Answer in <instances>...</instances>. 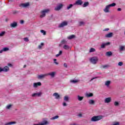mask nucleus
<instances>
[{
    "mask_svg": "<svg viewBox=\"0 0 125 125\" xmlns=\"http://www.w3.org/2000/svg\"><path fill=\"white\" fill-rule=\"evenodd\" d=\"M116 6V3L113 2L112 4L107 5L105 6V8L104 9V11L106 13H108L109 12V9H110V7Z\"/></svg>",
    "mask_w": 125,
    "mask_h": 125,
    "instance_id": "1",
    "label": "nucleus"
},
{
    "mask_svg": "<svg viewBox=\"0 0 125 125\" xmlns=\"http://www.w3.org/2000/svg\"><path fill=\"white\" fill-rule=\"evenodd\" d=\"M102 118L103 117L101 115L96 116L92 117L91 119V122H97L98 121H100V120H102Z\"/></svg>",
    "mask_w": 125,
    "mask_h": 125,
    "instance_id": "2",
    "label": "nucleus"
},
{
    "mask_svg": "<svg viewBox=\"0 0 125 125\" xmlns=\"http://www.w3.org/2000/svg\"><path fill=\"white\" fill-rule=\"evenodd\" d=\"M48 12H49V9H45L44 10L41 11V13L42 14L40 15L41 18H43V17H45V14L48 13Z\"/></svg>",
    "mask_w": 125,
    "mask_h": 125,
    "instance_id": "3",
    "label": "nucleus"
},
{
    "mask_svg": "<svg viewBox=\"0 0 125 125\" xmlns=\"http://www.w3.org/2000/svg\"><path fill=\"white\" fill-rule=\"evenodd\" d=\"M90 61L93 64H96L98 61V58L97 57H93L90 59Z\"/></svg>",
    "mask_w": 125,
    "mask_h": 125,
    "instance_id": "4",
    "label": "nucleus"
},
{
    "mask_svg": "<svg viewBox=\"0 0 125 125\" xmlns=\"http://www.w3.org/2000/svg\"><path fill=\"white\" fill-rule=\"evenodd\" d=\"M68 25V22L66 21H63L62 22L60 25H59V28H62L64 27V26H67Z\"/></svg>",
    "mask_w": 125,
    "mask_h": 125,
    "instance_id": "5",
    "label": "nucleus"
},
{
    "mask_svg": "<svg viewBox=\"0 0 125 125\" xmlns=\"http://www.w3.org/2000/svg\"><path fill=\"white\" fill-rule=\"evenodd\" d=\"M47 76V75L46 74H41L38 76V79L39 80H42V79H44L45 77Z\"/></svg>",
    "mask_w": 125,
    "mask_h": 125,
    "instance_id": "6",
    "label": "nucleus"
},
{
    "mask_svg": "<svg viewBox=\"0 0 125 125\" xmlns=\"http://www.w3.org/2000/svg\"><path fill=\"white\" fill-rule=\"evenodd\" d=\"M62 7H63V4H60L55 8V10H56V11H58L60 10V9H61Z\"/></svg>",
    "mask_w": 125,
    "mask_h": 125,
    "instance_id": "7",
    "label": "nucleus"
},
{
    "mask_svg": "<svg viewBox=\"0 0 125 125\" xmlns=\"http://www.w3.org/2000/svg\"><path fill=\"white\" fill-rule=\"evenodd\" d=\"M32 97H35V96H38V97H40L42 96V92L35 93L32 95Z\"/></svg>",
    "mask_w": 125,
    "mask_h": 125,
    "instance_id": "8",
    "label": "nucleus"
},
{
    "mask_svg": "<svg viewBox=\"0 0 125 125\" xmlns=\"http://www.w3.org/2000/svg\"><path fill=\"white\" fill-rule=\"evenodd\" d=\"M30 5V3L29 2L21 3L20 5V6H22V7H28Z\"/></svg>",
    "mask_w": 125,
    "mask_h": 125,
    "instance_id": "9",
    "label": "nucleus"
},
{
    "mask_svg": "<svg viewBox=\"0 0 125 125\" xmlns=\"http://www.w3.org/2000/svg\"><path fill=\"white\" fill-rule=\"evenodd\" d=\"M111 100L112 98L111 97L106 98L104 99V103H110Z\"/></svg>",
    "mask_w": 125,
    "mask_h": 125,
    "instance_id": "10",
    "label": "nucleus"
},
{
    "mask_svg": "<svg viewBox=\"0 0 125 125\" xmlns=\"http://www.w3.org/2000/svg\"><path fill=\"white\" fill-rule=\"evenodd\" d=\"M41 85H42V83L41 82L33 83L34 87H38V86H41Z\"/></svg>",
    "mask_w": 125,
    "mask_h": 125,
    "instance_id": "11",
    "label": "nucleus"
},
{
    "mask_svg": "<svg viewBox=\"0 0 125 125\" xmlns=\"http://www.w3.org/2000/svg\"><path fill=\"white\" fill-rule=\"evenodd\" d=\"M10 27L11 28H16V27H17V22L14 21L13 23L10 24Z\"/></svg>",
    "mask_w": 125,
    "mask_h": 125,
    "instance_id": "12",
    "label": "nucleus"
},
{
    "mask_svg": "<svg viewBox=\"0 0 125 125\" xmlns=\"http://www.w3.org/2000/svg\"><path fill=\"white\" fill-rule=\"evenodd\" d=\"M110 42H107L106 43H103V44H102L101 47V48H105V46L106 45H110Z\"/></svg>",
    "mask_w": 125,
    "mask_h": 125,
    "instance_id": "13",
    "label": "nucleus"
},
{
    "mask_svg": "<svg viewBox=\"0 0 125 125\" xmlns=\"http://www.w3.org/2000/svg\"><path fill=\"white\" fill-rule=\"evenodd\" d=\"M55 74H56V72H52L46 74L47 75V76H51L52 78H54V77L55 76Z\"/></svg>",
    "mask_w": 125,
    "mask_h": 125,
    "instance_id": "14",
    "label": "nucleus"
},
{
    "mask_svg": "<svg viewBox=\"0 0 125 125\" xmlns=\"http://www.w3.org/2000/svg\"><path fill=\"white\" fill-rule=\"evenodd\" d=\"M53 96L55 97L56 99H58V100L60 99V95L58 94V93H54L53 94Z\"/></svg>",
    "mask_w": 125,
    "mask_h": 125,
    "instance_id": "15",
    "label": "nucleus"
},
{
    "mask_svg": "<svg viewBox=\"0 0 125 125\" xmlns=\"http://www.w3.org/2000/svg\"><path fill=\"white\" fill-rule=\"evenodd\" d=\"M75 4L82 5L83 4V1L82 0H77L75 2Z\"/></svg>",
    "mask_w": 125,
    "mask_h": 125,
    "instance_id": "16",
    "label": "nucleus"
},
{
    "mask_svg": "<svg viewBox=\"0 0 125 125\" xmlns=\"http://www.w3.org/2000/svg\"><path fill=\"white\" fill-rule=\"evenodd\" d=\"M3 72H8L9 71V67L7 66L4 67L2 68Z\"/></svg>",
    "mask_w": 125,
    "mask_h": 125,
    "instance_id": "17",
    "label": "nucleus"
},
{
    "mask_svg": "<svg viewBox=\"0 0 125 125\" xmlns=\"http://www.w3.org/2000/svg\"><path fill=\"white\" fill-rule=\"evenodd\" d=\"M8 50H9V48L7 47H4L2 50H0V53H2L3 51L4 52L8 51Z\"/></svg>",
    "mask_w": 125,
    "mask_h": 125,
    "instance_id": "18",
    "label": "nucleus"
},
{
    "mask_svg": "<svg viewBox=\"0 0 125 125\" xmlns=\"http://www.w3.org/2000/svg\"><path fill=\"white\" fill-rule=\"evenodd\" d=\"M112 37H113V33L112 32L105 35V38H112Z\"/></svg>",
    "mask_w": 125,
    "mask_h": 125,
    "instance_id": "19",
    "label": "nucleus"
},
{
    "mask_svg": "<svg viewBox=\"0 0 125 125\" xmlns=\"http://www.w3.org/2000/svg\"><path fill=\"white\" fill-rule=\"evenodd\" d=\"M15 124H16V122H8L5 123L4 125H14Z\"/></svg>",
    "mask_w": 125,
    "mask_h": 125,
    "instance_id": "20",
    "label": "nucleus"
},
{
    "mask_svg": "<svg viewBox=\"0 0 125 125\" xmlns=\"http://www.w3.org/2000/svg\"><path fill=\"white\" fill-rule=\"evenodd\" d=\"M75 37H76V36H75V35H71V36H68V37H67V39H68V40H72V39L75 38Z\"/></svg>",
    "mask_w": 125,
    "mask_h": 125,
    "instance_id": "21",
    "label": "nucleus"
},
{
    "mask_svg": "<svg viewBox=\"0 0 125 125\" xmlns=\"http://www.w3.org/2000/svg\"><path fill=\"white\" fill-rule=\"evenodd\" d=\"M63 47L64 49H65L66 50H67L68 49H70V47L69 46V45H66V44L64 45Z\"/></svg>",
    "mask_w": 125,
    "mask_h": 125,
    "instance_id": "22",
    "label": "nucleus"
},
{
    "mask_svg": "<svg viewBox=\"0 0 125 125\" xmlns=\"http://www.w3.org/2000/svg\"><path fill=\"white\" fill-rule=\"evenodd\" d=\"M112 52L109 51V52H106L105 53L106 56H111L112 55Z\"/></svg>",
    "mask_w": 125,
    "mask_h": 125,
    "instance_id": "23",
    "label": "nucleus"
},
{
    "mask_svg": "<svg viewBox=\"0 0 125 125\" xmlns=\"http://www.w3.org/2000/svg\"><path fill=\"white\" fill-rule=\"evenodd\" d=\"M110 83H111V81H107L105 82V85H106V86H109V85H110Z\"/></svg>",
    "mask_w": 125,
    "mask_h": 125,
    "instance_id": "24",
    "label": "nucleus"
},
{
    "mask_svg": "<svg viewBox=\"0 0 125 125\" xmlns=\"http://www.w3.org/2000/svg\"><path fill=\"white\" fill-rule=\"evenodd\" d=\"M79 101H82L83 99V97H81L80 95L77 96Z\"/></svg>",
    "mask_w": 125,
    "mask_h": 125,
    "instance_id": "25",
    "label": "nucleus"
},
{
    "mask_svg": "<svg viewBox=\"0 0 125 125\" xmlns=\"http://www.w3.org/2000/svg\"><path fill=\"white\" fill-rule=\"evenodd\" d=\"M89 4V3L88 2H85L84 4H83V7H86Z\"/></svg>",
    "mask_w": 125,
    "mask_h": 125,
    "instance_id": "26",
    "label": "nucleus"
},
{
    "mask_svg": "<svg viewBox=\"0 0 125 125\" xmlns=\"http://www.w3.org/2000/svg\"><path fill=\"white\" fill-rule=\"evenodd\" d=\"M88 103H89V104L91 105L92 104H94L95 102L93 100H89V102H88Z\"/></svg>",
    "mask_w": 125,
    "mask_h": 125,
    "instance_id": "27",
    "label": "nucleus"
},
{
    "mask_svg": "<svg viewBox=\"0 0 125 125\" xmlns=\"http://www.w3.org/2000/svg\"><path fill=\"white\" fill-rule=\"evenodd\" d=\"M64 101H66L67 102L69 101V97L67 96H65L64 97Z\"/></svg>",
    "mask_w": 125,
    "mask_h": 125,
    "instance_id": "28",
    "label": "nucleus"
},
{
    "mask_svg": "<svg viewBox=\"0 0 125 125\" xmlns=\"http://www.w3.org/2000/svg\"><path fill=\"white\" fill-rule=\"evenodd\" d=\"M102 68H103V69H106L107 68H109V65H102Z\"/></svg>",
    "mask_w": 125,
    "mask_h": 125,
    "instance_id": "29",
    "label": "nucleus"
},
{
    "mask_svg": "<svg viewBox=\"0 0 125 125\" xmlns=\"http://www.w3.org/2000/svg\"><path fill=\"white\" fill-rule=\"evenodd\" d=\"M11 107H12V105L10 104L6 106V109H7L8 110H9V109H10V108H11Z\"/></svg>",
    "mask_w": 125,
    "mask_h": 125,
    "instance_id": "30",
    "label": "nucleus"
},
{
    "mask_svg": "<svg viewBox=\"0 0 125 125\" xmlns=\"http://www.w3.org/2000/svg\"><path fill=\"white\" fill-rule=\"evenodd\" d=\"M87 97H91L93 96V94L90 93L89 94H88L86 95Z\"/></svg>",
    "mask_w": 125,
    "mask_h": 125,
    "instance_id": "31",
    "label": "nucleus"
},
{
    "mask_svg": "<svg viewBox=\"0 0 125 125\" xmlns=\"http://www.w3.org/2000/svg\"><path fill=\"white\" fill-rule=\"evenodd\" d=\"M94 51H95V49L93 48H91L90 49V50H89V52H94Z\"/></svg>",
    "mask_w": 125,
    "mask_h": 125,
    "instance_id": "32",
    "label": "nucleus"
},
{
    "mask_svg": "<svg viewBox=\"0 0 125 125\" xmlns=\"http://www.w3.org/2000/svg\"><path fill=\"white\" fill-rule=\"evenodd\" d=\"M58 118H59V116L58 115H57V116H55L54 117H53L51 120H56V119H58Z\"/></svg>",
    "mask_w": 125,
    "mask_h": 125,
    "instance_id": "33",
    "label": "nucleus"
},
{
    "mask_svg": "<svg viewBox=\"0 0 125 125\" xmlns=\"http://www.w3.org/2000/svg\"><path fill=\"white\" fill-rule=\"evenodd\" d=\"M72 7H73V4H70L68 6H67V9L69 10L70 8H72Z\"/></svg>",
    "mask_w": 125,
    "mask_h": 125,
    "instance_id": "34",
    "label": "nucleus"
},
{
    "mask_svg": "<svg viewBox=\"0 0 125 125\" xmlns=\"http://www.w3.org/2000/svg\"><path fill=\"white\" fill-rule=\"evenodd\" d=\"M5 34V31H2L0 33V37H3V35Z\"/></svg>",
    "mask_w": 125,
    "mask_h": 125,
    "instance_id": "35",
    "label": "nucleus"
},
{
    "mask_svg": "<svg viewBox=\"0 0 125 125\" xmlns=\"http://www.w3.org/2000/svg\"><path fill=\"white\" fill-rule=\"evenodd\" d=\"M83 25H84V22L83 21L79 22V25L80 26H83Z\"/></svg>",
    "mask_w": 125,
    "mask_h": 125,
    "instance_id": "36",
    "label": "nucleus"
},
{
    "mask_svg": "<svg viewBox=\"0 0 125 125\" xmlns=\"http://www.w3.org/2000/svg\"><path fill=\"white\" fill-rule=\"evenodd\" d=\"M41 32L44 35H46V32L43 30H41Z\"/></svg>",
    "mask_w": 125,
    "mask_h": 125,
    "instance_id": "37",
    "label": "nucleus"
},
{
    "mask_svg": "<svg viewBox=\"0 0 125 125\" xmlns=\"http://www.w3.org/2000/svg\"><path fill=\"white\" fill-rule=\"evenodd\" d=\"M120 50H121V51H123V50H124V49H125V46H121L120 47Z\"/></svg>",
    "mask_w": 125,
    "mask_h": 125,
    "instance_id": "38",
    "label": "nucleus"
},
{
    "mask_svg": "<svg viewBox=\"0 0 125 125\" xmlns=\"http://www.w3.org/2000/svg\"><path fill=\"white\" fill-rule=\"evenodd\" d=\"M71 82L73 83H78L79 81H78V80H71Z\"/></svg>",
    "mask_w": 125,
    "mask_h": 125,
    "instance_id": "39",
    "label": "nucleus"
},
{
    "mask_svg": "<svg viewBox=\"0 0 125 125\" xmlns=\"http://www.w3.org/2000/svg\"><path fill=\"white\" fill-rule=\"evenodd\" d=\"M123 64H124V63L123 62H120L118 63V66H122Z\"/></svg>",
    "mask_w": 125,
    "mask_h": 125,
    "instance_id": "40",
    "label": "nucleus"
},
{
    "mask_svg": "<svg viewBox=\"0 0 125 125\" xmlns=\"http://www.w3.org/2000/svg\"><path fill=\"white\" fill-rule=\"evenodd\" d=\"M119 104H120L119 103V102H114V105L115 106H118Z\"/></svg>",
    "mask_w": 125,
    "mask_h": 125,
    "instance_id": "41",
    "label": "nucleus"
},
{
    "mask_svg": "<svg viewBox=\"0 0 125 125\" xmlns=\"http://www.w3.org/2000/svg\"><path fill=\"white\" fill-rule=\"evenodd\" d=\"M24 42H29V39L28 38H23Z\"/></svg>",
    "mask_w": 125,
    "mask_h": 125,
    "instance_id": "42",
    "label": "nucleus"
},
{
    "mask_svg": "<svg viewBox=\"0 0 125 125\" xmlns=\"http://www.w3.org/2000/svg\"><path fill=\"white\" fill-rule=\"evenodd\" d=\"M67 42L66 41H65L64 40L62 41V43H66Z\"/></svg>",
    "mask_w": 125,
    "mask_h": 125,
    "instance_id": "43",
    "label": "nucleus"
},
{
    "mask_svg": "<svg viewBox=\"0 0 125 125\" xmlns=\"http://www.w3.org/2000/svg\"><path fill=\"white\" fill-rule=\"evenodd\" d=\"M62 106H63L64 107H66V106H67V104H66V103L63 102L62 104Z\"/></svg>",
    "mask_w": 125,
    "mask_h": 125,
    "instance_id": "44",
    "label": "nucleus"
},
{
    "mask_svg": "<svg viewBox=\"0 0 125 125\" xmlns=\"http://www.w3.org/2000/svg\"><path fill=\"white\" fill-rule=\"evenodd\" d=\"M18 12H19L18 11H14L13 12V14H16L18 13Z\"/></svg>",
    "mask_w": 125,
    "mask_h": 125,
    "instance_id": "45",
    "label": "nucleus"
},
{
    "mask_svg": "<svg viewBox=\"0 0 125 125\" xmlns=\"http://www.w3.org/2000/svg\"><path fill=\"white\" fill-rule=\"evenodd\" d=\"M48 123V122H47V121H45V122H44L43 123L41 124V125H47Z\"/></svg>",
    "mask_w": 125,
    "mask_h": 125,
    "instance_id": "46",
    "label": "nucleus"
},
{
    "mask_svg": "<svg viewBox=\"0 0 125 125\" xmlns=\"http://www.w3.org/2000/svg\"><path fill=\"white\" fill-rule=\"evenodd\" d=\"M64 67H65V68H67L68 67V65H67V63H64L63 64Z\"/></svg>",
    "mask_w": 125,
    "mask_h": 125,
    "instance_id": "47",
    "label": "nucleus"
},
{
    "mask_svg": "<svg viewBox=\"0 0 125 125\" xmlns=\"http://www.w3.org/2000/svg\"><path fill=\"white\" fill-rule=\"evenodd\" d=\"M98 77H94L91 79L90 82H91V81H93V80H95V79H97Z\"/></svg>",
    "mask_w": 125,
    "mask_h": 125,
    "instance_id": "48",
    "label": "nucleus"
},
{
    "mask_svg": "<svg viewBox=\"0 0 125 125\" xmlns=\"http://www.w3.org/2000/svg\"><path fill=\"white\" fill-rule=\"evenodd\" d=\"M113 125H120V123H119V122H117V123L113 124Z\"/></svg>",
    "mask_w": 125,
    "mask_h": 125,
    "instance_id": "49",
    "label": "nucleus"
},
{
    "mask_svg": "<svg viewBox=\"0 0 125 125\" xmlns=\"http://www.w3.org/2000/svg\"><path fill=\"white\" fill-rule=\"evenodd\" d=\"M20 23H21V24H23V23H24V21L21 20V21H20Z\"/></svg>",
    "mask_w": 125,
    "mask_h": 125,
    "instance_id": "50",
    "label": "nucleus"
},
{
    "mask_svg": "<svg viewBox=\"0 0 125 125\" xmlns=\"http://www.w3.org/2000/svg\"><path fill=\"white\" fill-rule=\"evenodd\" d=\"M54 63L56 65H58V64H59V63L56 62H54Z\"/></svg>",
    "mask_w": 125,
    "mask_h": 125,
    "instance_id": "51",
    "label": "nucleus"
},
{
    "mask_svg": "<svg viewBox=\"0 0 125 125\" xmlns=\"http://www.w3.org/2000/svg\"><path fill=\"white\" fill-rule=\"evenodd\" d=\"M117 10H118V11H121L122 10V9L120 8H118L117 9Z\"/></svg>",
    "mask_w": 125,
    "mask_h": 125,
    "instance_id": "52",
    "label": "nucleus"
},
{
    "mask_svg": "<svg viewBox=\"0 0 125 125\" xmlns=\"http://www.w3.org/2000/svg\"><path fill=\"white\" fill-rule=\"evenodd\" d=\"M38 48H39V49H41V48H42V46L41 45H39L38 46Z\"/></svg>",
    "mask_w": 125,
    "mask_h": 125,
    "instance_id": "53",
    "label": "nucleus"
},
{
    "mask_svg": "<svg viewBox=\"0 0 125 125\" xmlns=\"http://www.w3.org/2000/svg\"><path fill=\"white\" fill-rule=\"evenodd\" d=\"M59 54H60V55H61V54H62V51H60Z\"/></svg>",
    "mask_w": 125,
    "mask_h": 125,
    "instance_id": "54",
    "label": "nucleus"
},
{
    "mask_svg": "<svg viewBox=\"0 0 125 125\" xmlns=\"http://www.w3.org/2000/svg\"><path fill=\"white\" fill-rule=\"evenodd\" d=\"M8 66H9L10 67H11V66H12V64L11 63H8Z\"/></svg>",
    "mask_w": 125,
    "mask_h": 125,
    "instance_id": "55",
    "label": "nucleus"
},
{
    "mask_svg": "<svg viewBox=\"0 0 125 125\" xmlns=\"http://www.w3.org/2000/svg\"><path fill=\"white\" fill-rule=\"evenodd\" d=\"M0 72H3L2 68L1 67H0Z\"/></svg>",
    "mask_w": 125,
    "mask_h": 125,
    "instance_id": "56",
    "label": "nucleus"
},
{
    "mask_svg": "<svg viewBox=\"0 0 125 125\" xmlns=\"http://www.w3.org/2000/svg\"><path fill=\"white\" fill-rule=\"evenodd\" d=\"M42 46H43V45H44V44L43 43H41V45Z\"/></svg>",
    "mask_w": 125,
    "mask_h": 125,
    "instance_id": "57",
    "label": "nucleus"
},
{
    "mask_svg": "<svg viewBox=\"0 0 125 125\" xmlns=\"http://www.w3.org/2000/svg\"><path fill=\"white\" fill-rule=\"evenodd\" d=\"M56 57H59V56H60V55L59 54H57L56 55Z\"/></svg>",
    "mask_w": 125,
    "mask_h": 125,
    "instance_id": "58",
    "label": "nucleus"
},
{
    "mask_svg": "<svg viewBox=\"0 0 125 125\" xmlns=\"http://www.w3.org/2000/svg\"><path fill=\"white\" fill-rule=\"evenodd\" d=\"M26 66H27V65L26 64H24L23 65V68H26Z\"/></svg>",
    "mask_w": 125,
    "mask_h": 125,
    "instance_id": "59",
    "label": "nucleus"
},
{
    "mask_svg": "<svg viewBox=\"0 0 125 125\" xmlns=\"http://www.w3.org/2000/svg\"><path fill=\"white\" fill-rule=\"evenodd\" d=\"M82 116H83L82 114H79V117H82Z\"/></svg>",
    "mask_w": 125,
    "mask_h": 125,
    "instance_id": "60",
    "label": "nucleus"
},
{
    "mask_svg": "<svg viewBox=\"0 0 125 125\" xmlns=\"http://www.w3.org/2000/svg\"><path fill=\"white\" fill-rule=\"evenodd\" d=\"M43 125V124H35V125Z\"/></svg>",
    "mask_w": 125,
    "mask_h": 125,
    "instance_id": "61",
    "label": "nucleus"
},
{
    "mask_svg": "<svg viewBox=\"0 0 125 125\" xmlns=\"http://www.w3.org/2000/svg\"><path fill=\"white\" fill-rule=\"evenodd\" d=\"M57 61V60H56V59H54V62H55V61Z\"/></svg>",
    "mask_w": 125,
    "mask_h": 125,
    "instance_id": "62",
    "label": "nucleus"
}]
</instances>
